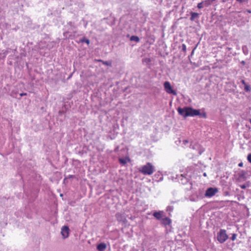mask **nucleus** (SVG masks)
Masks as SVG:
<instances>
[{
	"instance_id": "0eeeda50",
	"label": "nucleus",
	"mask_w": 251,
	"mask_h": 251,
	"mask_svg": "<svg viewBox=\"0 0 251 251\" xmlns=\"http://www.w3.org/2000/svg\"><path fill=\"white\" fill-rule=\"evenodd\" d=\"M119 160L120 163L123 165H125L127 163L130 162V159L128 156L119 158Z\"/></svg>"
},
{
	"instance_id": "a878e982",
	"label": "nucleus",
	"mask_w": 251,
	"mask_h": 251,
	"mask_svg": "<svg viewBox=\"0 0 251 251\" xmlns=\"http://www.w3.org/2000/svg\"><path fill=\"white\" fill-rule=\"evenodd\" d=\"M250 123H251V119H250Z\"/></svg>"
},
{
	"instance_id": "423d86ee",
	"label": "nucleus",
	"mask_w": 251,
	"mask_h": 251,
	"mask_svg": "<svg viewBox=\"0 0 251 251\" xmlns=\"http://www.w3.org/2000/svg\"><path fill=\"white\" fill-rule=\"evenodd\" d=\"M61 234L64 238H66L69 236V228L67 226H64L61 228Z\"/></svg>"
},
{
	"instance_id": "1a4fd4ad",
	"label": "nucleus",
	"mask_w": 251,
	"mask_h": 251,
	"mask_svg": "<svg viewBox=\"0 0 251 251\" xmlns=\"http://www.w3.org/2000/svg\"><path fill=\"white\" fill-rule=\"evenodd\" d=\"M162 214H163V212H161V211L155 212L153 213V216L157 219L160 220L162 217Z\"/></svg>"
},
{
	"instance_id": "dca6fc26",
	"label": "nucleus",
	"mask_w": 251,
	"mask_h": 251,
	"mask_svg": "<svg viewBox=\"0 0 251 251\" xmlns=\"http://www.w3.org/2000/svg\"><path fill=\"white\" fill-rule=\"evenodd\" d=\"M248 160L249 162L251 163V153L249 154L248 155Z\"/></svg>"
},
{
	"instance_id": "7ed1b4c3",
	"label": "nucleus",
	"mask_w": 251,
	"mask_h": 251,
	"mask_svg": "<svg viewBox=\"0 0 251 251\" xmlns=\"http://www.w3.org/2000/svg\"><path fill=\"white\" fill-rule=\"evenodd\" d=\"M228 236L226 233V230L221 229L217 235V240L218 241L221 243H223L226 240Z\"/></svg>"
},
{
	"instance_id": "20e7f679",
	"label": "nucleus",
	"mask_w": 251,
	"mask_h": 251,
	"mask_svg": "<svg viewBox=\"0 0 251 251\" xmlns=\"http://www.w3.org/2000/svg\"><path fill=\"white\" fill-rule=\"evenodd\" d=\"M164 89L166 92L168 94H173L176 95V92L173 90L170 83L168 81H166L164 84Z\"/></svg>"
},
{
	"instance_id": "f8f14e48",
	"label": "nucleus",
	"mask_w": 251,
	"mask_h": 251,
	"mask_svg": "<svg viewBox=\"0 0 251 251\" xmlns=\"http://www.w3.org/2000/svg\"><path fill=\"white\" fill-rule=\"evenodd\" d=\"M81 41L82 42H85V43H86V44H87L88 45H89V44H90V41H89V40H88V39H85V38H84L82 39L81 40Z\"/></svg>"
},
{
	"instance_id": "b1692460",
	"label": "nucleus",
	"mask_w": 251,
	"mask_h": 251,
	"mask_svg": "<svg viewBox=\"0 0 251 251\" xmlns=\"http://www.w3.org/2000/svg\"><path fill=\"white\" fill-rule=\"evenodd\" d=\"M247 12L249 13H251V10H249V9H248L246 11Z\"/></svg>"
},
{
	"instance_id": "6e6552de",
	"label": "nucleus",
	"mask_w": 251,
	"mask_h": 251,
	"mask_svg": "<svg viewBox=\"0 0 251 251\" xmlns=\"http://www.w3.org/2000/svg\"><path fill=\"white\" fill-rule=\"evenodd\" d=\"M106 248V245L105 243H100L99 244L97 247V250L99 251H104Z\"/></svg>"
},
{
	"instance_id": "9d476101",
	"label": "nucleus",
	"mask_w": 251,
	"mask_h": 251,
	"mask_svg": "<svg viewBox=\"0 0 251 251\" xmlns=\"http://www.w3.org/2000/svg\"><path fill=\"white\" fill-rule=\"evenodd\" d=\"M130 40L135 41L136 42H138L140 40L138 36H132L130 37Z\"/></svg>"
},
{
	"instance_id": "f03ea898",
	"label": "nucleus",
	"mask_w": 251,
	"mask_h": 251,
	"mask_svg": "<svg viewBox=\"0 0 251 251\" xmlns=\"http://www.w3.org/2000/svg\"><path fill=\"white\" fill-rule=\"evenodd\" d=\"M139 171L145 175H151L154 172V168L151 163H148L145 165L141 166Z\"/></svg>"
},
{
	"instance_id": "f257e3e1",
	"label": "nucleus",
	"mask_w": 251,
	"mask_h": 251,
	"mask_svg": "<svg viewBox=\"0 0 251 251\" xmlns=\"http://www.w3.org/2000/svg\"><path fill=\"white\" fill-rule=\"evenodd\" d=\"M179 115L183 117H194L195 116L200 115L201 117L206 118L205 113L201 114L200 110L195 109L189 107H184L183 108L178 107L177 109Z\"/></svg>"
},
{
	"instance_id": "6ab92c4d",
	"label": "nucleus",
	"mask_w": 251,
	"mask_h": 251,
	"mask_svg": "<svg viewBox=\"0 0 251 251\" xmlns=\"http://www.w3.org/2000/svg\"><path fill=\"white\" fill-rule=\"evenodd\" d=\"M20 96L22 97V96H26L27 95V94L26 93H21L20 94Z\"/></svg>"
},
{
	"instance_id": "f3484780",
	"label": "nucleus",
	"mask_w": 251,
	"mask_h": 251,
	"mask_svg": "<svg viewBox=\"0 0 251 251\" xmlns=\"http://www.w3.org/2000/svg\"><path fill=\"white\" fill-rule=\"evenodd\" d=\"M198 7L199 8H201L202 7V3L201 2V3H199L198 4Z\"/></svg>"
},
{
	"instance_id": "2eb2a0df",
	"label": "nucleus",
	"mask_w": 251,
	"mask_h": 251,
	"mask_svg": "<svg viewBox=\"0 0 251 251\" xmlns=\"http://www.w3.org/2000/svg\"><path fill=\"white\" fill-rule=\"evenodd\" d=\"M236 236H237V235H236V234H234H234H233L232 235L231 240H232V241L235 240L236 239Z\"/></svg>"
},
{
	"instance_id": "39448f33",
	"label": "nucleus",
	"mask_w": 251,
	"mask_h": 251,
	"mask_svg": "<svg viewBox=\"0 0 251 251\" xmlns=\"http://www.w3.org/2000/svg\"><path fill=\"white\" fill-rule=\"evenodd\" d=\"M218 192V189L216 188H209L205 192V196L206 197H211L213 196Z\"/></svg>"
},
{
	"instance_id": "5701e85b",
	"label": "nucleus",
	"mask_w": 251,
	"mask_h": 251,
	"mask_svg": "<svg viewBox=\"0 0 251 251\" xmlns=\"http://www.w3.org/2000/svg\"><path fill=\"white\" fill-rule=\"evenodd\" d=\"M241 82L245 85V84H246V83H245V81L244 80H242L241 81Z\"/></svg>"
},
{
	"instance_id": "412c9836",
	"label": "nucleus",
	"mask_w": 251,
	"mask_h": 251,
	"mask_svg": "<svg viewBox=\"0 0 251 251\" xmlns=\"http://www.w3.org/2000/svg\"><path fill=\"white\" fill-rule=\"evenodd\" d=\"M241 187L242 188V189H245L246 188V186L244 185H241Z\"/></svg>"
},
{
	"instance_id": "4468645a",
	"label": "nucleus",
	"mask_w": 251,
	"mask_h": 251,
	"mask_svg": "<svg viewBox=\"0 0 251 251\" xmlns=\"http://www.w3.org/2000/svg\"><path fill=\"white\" fill-rule=\"evenodd\" d=\"M245 90L246 91H250L251 89L249 85H247V84L245 85Z\"/></svg>"
},
{
	"instance_id": "4be33fe9",
	"label": "nucleus",
	"mask_w": 251,
	"mask_h": 251,
	"mask_svg": "<svg viewBox=\"0 0 251 251\" xmlns=\"http://www.w3.org/2000/svg\"><path fill=\"white\" fill-rule=\"evenodd\" d=\"M238 166L239 167H242L243 166V163H240L239 164H238Z\"/></svg>"
},
{
	"instance_id": "393cba45",
	"label": "nucleus",
	"mask_w": 251,
	"mask_h": 251,
	"mask_svg": "<svg viewBox=\"0 0 251 251\" xmlns=\"http://www.w3.org/2000/svg\"><path fill=\"white\" fill-rule=\"evenodd\" d=\"M203 175H204V176H206V173H204Z\"/></svg>"
},
{
	"instance_id": "a211bd4d",
	"label": "nucleus",
	"mask_w": 251,
	"mask_h": 251,
	"mask_svg": "<svg viewBox=\"0 0 251 251\" xmlns=\"http://www.w3.org/2000/svg\"><path fill=\"white\" fill-rule=\"evenodd\" d=\"M236 1L240 3H242L245 1H247V0H236Z\"/></svg>"
},
{
	"instance_id": "ddd939ff",
	"label": "nucleus",
	"mask_w": 251,
	"mask_h": 251,
	"mask_svg": "<svg viewBox=\"0 0 251 251\" xmlns=\"http://www.w3.org/2000/svg\"><path fill=\"white\" fill-rule=\"evenodd\" d=\"M198 14L196 13H191V20H193L195 18L198 16Z\"/></svg>"
},
{
	"instance_id": "9b49d317",
	"label": "nucleus",
	"mask_w": 251,
	"mask_h": 251,
	"mask_svg": "<svg viewBox=\"0 0 251 251\" xmlns=\"http://www.w3.org/2000/svg\"><path fill=\"white\" fill-rule=\"evenodd\" d=\"M164 223L166 225H169L171 223V220L168 218H165Z\"/></svg>"
},
{
	"instance_id": "aec40b11",
	"label": "nucleus",
	"mask_w": 251,
	"mask_h": 251,
	"mask_svg": "<svg viewBox=\"0 0 251 251\" xmlns=\"http://www.w3.org/2000/svg\"><path fill=\"white\" fill-rule=\"evenodd\" d=\"M182 47H183V50H186V46H185V45L183 44V45H182Z\"/></svg>"
}]
</instances>
